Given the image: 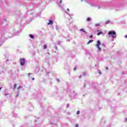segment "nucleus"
Listing matches in <instances>:
<instances>
[{
	"label": "nucleus",
	"mask_w": 127,
	"mask_h": 127,
	"mask_svg": "<svg viewBox=\"0 0 127 127\" xmlns=\"http://www.w3.org/2000/svg\"><path fill=\"white\" fill-rule=\"evenodd\" d=\"M43 47H44V49H46V48H47V46H46V45H44L43 46Z\"/></svg>",
	"instance_id": "9b49d317"
},
{
	"label": "nucleus",
	"mask_w": 127,
	"mask_h": 127,
	"mask_svg": "<svg viewBox=\"0 0 127 127\" xmlns=\"http://www.w3.org/2000/svg\"><path fill=\"white\" fill-rule=\"evenodd\" d=\"M99 74H102V72H101L100 70L99 71Z\"/></svg>",
	"instance_id": "aec40b11"
},
{
	"label": "nucleus",
	"mask_w": 127,
	"mask_h": 127,
	"mask_svg": "<svg viewBox=\"0 0 127 127\" xmlns=\"http://www.w3.org/2000/svg\"><path fill=\"white\" fill-rule=\"evenodd\" d=\"M76 113H77V115H79V114H80V111H77L76 112Z\"/></svg>",
	"instance_id": "4468645a"
},
{
	"label": "nucleus",
	"mask_w": 127,
	"mask_h": 127,
	"mask_svg": "<svg viewBox=\"0 0 127 127\" xmlns=\"http://www.w3.org/2000/svg\"><path fill=\"white\" fill-rule=\"evenodd\" d=\"M73 70H74V71H76V67H75L74 68Z\"/></svg>",
	"instance_id": "a211bd4d"
},
{
	"label": "nucleus",
	"mask_w": 127,
	"mask_h": 127,
	"mask_svg": "<svg viewBox=\"0 0 127 127\" xmlns=\"http://www.w3.org/2000/svg\"><path fill=\"white\" fill-rule=\"evenodd\" d=\"M48 25H52V24H53V21L49 20V23H48Z\"/></svg>",
	"instance_id": "20e7f679"
},
{
	"label": "nucleus",
	"mask_w": 127,
	"mask_h": 127,
	"mask_svg": "<svg viewBox=\"0 0 127 127\" xmlns=\"http://www.w3.org/2000/svg\"><path fill=\"white\" fill-rule=\"evenodd\" d=\"M100 31H97V35H101V34H103V31H100V32H99Z\"/></svg>",
	"instance_id": "39448f33"
},
{
	"label": "nucleus",
	"mask_w": 127,
	"mask_h": 127,
	"mask_svg": "<svg viewBox=\"0 0 127 127\" xmlns=\"http://www.w3.org/2000/svg\"><path fill=\"white\" fill-rule=\"evenodd\" d=\"M19 96V94H18L17 95H16V97H18Z\"/></svg>",
	"instance_id": "393cba45"
},
{
	"label": "nucleus",
	"mask_w": 127,
	"mask_h": 127,
	"mask_svg": "<svg viewBox=\"0 0 127 127\" xmlns=\"http://www.w3.org/2000/svg\"><path fill=\"white\" fill-rule=\"evenodd\" d=\"M62 3V0H60V3Z\"/></svg>",
	"instance_id": "5701e85b"
},
{
	"label": "nucleus",
	"mask_w": 127,
	"mask_h": 127,
	"mask_svg": "<svg viewBox=\"0 0 127 127\" xmlns=\"http://www.w3.org/2000/svg\"><path fill=\"white\" fill-rule=\"evenodd\" d=\"M82 77V75L79 76V78H81Z\"/></svg>",
	"instance_id": "cd10ccee"
},
{
	"label": "nucleus",
	"mask_w": 127,
	"mask_h": 127,
	"mask_svg": "<svg viewBox=\"0 0 127 127\" xmlns=\"http://www.w3.org/2000/svg\"><path fill=\"white\" fill-rule=\"evenodd\" d=\"M67 10L68 11H69V8H67Z\"/></svg>",
	"instance_id": "b1692460"
},
{
	"label": "nucleus",
	"mask_w": 127,
	"mask_h": 127,
	"mask_svg": "<svg viewBox=\"0 0 127 127\" xmlns=\"http://www.w3.org/2000/svg\"><path fill=\"white\" fill-rule=\"evenodd\" d=\"M29 36L30 37H31V38H32V39H34V36L32 35V34H30L29 35Z\"/></svg>",
	"instance_id": "0eeeda50"
},
{
	"label": "nucleus",
	"mask_w": 127,
	"mask_h": 127,
	"mask_svg": "<svg viewBox=\"0 0 127 127\" xmlns=\"http://www.w3.org/2000/svg\"><path fill=\"white\" fill-rule=\"evenodd\" d=\"M32 80H34V78H33Z\"/></svg>",
	"instance_id": "bb28decb"
},
{
	"label": "nucleus",
	"mask_w": 127,
	"mask_h": 127,
	"mask_svg": "<svg viewBox=\"0 0 127 127\" xmlns=\"http://www.w3.org/2000/svg\"><path fill=\"white\" fill-rule=\"evenodd\" d=\"M87 21H91V18L88 17L87 18Z\"/></svg>",
	"instance_id": "1a4fd4ad"
},
{
	"label": "nucleus",
	"mask_w": 127,
	"mask_h": 127,
	"mask_svg": "<svg viewBox=\"0 0 127 127\" xmlns=\"http://www.w3.org/2000/svg\"><path fill=\"white\" fill-rule=\"evenodd\" d=\"M20 88H22V86H19L18 87L17 89L19 90V89H20Z\"/></svg>",
	"instance_id": "2eb2a0df"
},
{
	"label": "nucleus",
	"mask_w": 127,
	"mask_h": 127,
	"mask_svg": "<svg viewBox=\"0 0 127 127\" xmlns=\"http://www.w3.org/2000/svg\"><path fill=\"white\" fill-rule=\"evenodd\" d=\"M106 24H109V23H110V20H108L106 21Z\"/></svg>",
	"instance_id": "9d476101"
},
{
	"label": "nucleus",
	"mask_w": 127,
	"mask_h": 127,
	"mask_svg": "<svg viewBox=\"0 0 127 127\" xmlns=\"http://www.w3.org/2000/svg\"><path fill=\"white\" fill-rule=\"evenodd\" d=\"M108 35H110V36H112L113 38H117V35H116V31H109Z\"/></svg>",
	"instance_id": "f257e3e1"
},
{
	"label": "nucleus",
	"mask_w": 127,
	"mask_h": 127,
	"mask_svg": "<svg viewBox=\"0 0 127 127\" xmlns=\"http://www.w3.org/2000/svg\"><path fill=\"white\" fill-rule=\"evenodd\" d=\"M86 73H83V75L84 76H86Z\"/></svg>",
	"instance_id": "4be33fe9"
},
{
	"label": "nucleus",
	"mask_w": 127,
	"mask_h": 127,
	"mask_svg": "<svg viewBox=\"0 0 127 127\" xmlns=\"http://www.w3.org/2000/svg\"><path fill=\"white\" fill-rule=\"evenodd\" d=\"M16 88V84H15L13 86V89H15Z\"/></svg>",
	"instance_id": "ddd939ff"
},
{
	"label": "nucleus",
	"mask_w": 127,
	"mask_h": 127,
	"mask_svg": "<svg viewBox=\"0 0 127 127\" xmlns=\"http://www.w3.org/2000/svg\"><path fill=\"white\" fill-rule=\"evenodd\" d=\"M95 26H100V23L95 24Z\"/></svg>",
	"instance_id": "f8f14e48"
},
{
	"label": "nucleus",
	"mask_w": 127,
	"mask_h": 127,
	"mask_svg": "<svg viewBox=\"0 0 127 127\" xmlns=\"http://www.w3.org/2000/svg\"><path fill=\"white\" fill-rule=\"evenodd\" d=\"M93 41H94V40H89V41L87 42V45H88V44H90V43H92V42H93Z\"/></svg>",
	"instance_id": "423d86ee"
},
{
	"label": "nucleus",
	"mask_w": 127,
	"mask_h": 127,
	"mask_svg": "<svg viewBox=\"0 0 127 127\" xmlns=\"http://www.w3.org/2000/svg\"><path fill=\"white\" fill-rule=\"evenodd\" d=\"M105 69H106V70H108V69H109V67H108V66H106V67H105Z\"/></svg>",
	"instance_id": "dca6fc26"
},
{
	"label": "nucleus",
	"mask_w": 127,
	"mask_h": 127,
	"mask_svg": "<svg viewBox=\"0 0 127 127\" xmlns=\"http://www.w3.org/2000/svg\"><path fill=\"white\" fill-rule=\"evenodd\" d=\"M80 31H83V32L86 33V31L84 30V29H80Z\"/></svg>",
	"instance_id": "6e6552de"
},
{
	"label": "nucleus",
	"mask_w": 127,
	"mask_h": 127,
	"mask_svg": "<svg viewBox=\"0 0 127 127\" xmlns=\"http://www.w3.org/2000/svg\"><path fill=\"white\" fill-rule=\"evenodd\" d=\"M20 65L23 66L25 64V59H20Z\"/></svg>",
	"instance_id": "7ed1b4c3"
},
{
	"label": "nucleus",
	"mask_w": 127,
	"mask_h": 127,
	"mask_svg": "<svg viewBox=\"0 0 127 127\" xmlns=\"http://www.w3.org/2000/svg\"><path fill=\"white\" fill-rule=\"evenodd\" d=\"M0 90H1V88L0 87Z\"/></svg>",
	"instance_id": "c85d7f7f"
},
{
	"label": "nucleus",
	"mask_w": 127,
	"mask_h": 127,
	"mask_svg": "<svg viewBox=\"0 0 127 127\" xmlns=\"http://www.w3.org/2000/svg\"><path fill=\"white\" fill-rule=\"evenodd\" d=\"M126 38H127V35L125 36Z\"/></svg>",
	"instance_id": "a878e982"
},
{
	"label": "nucleus",
	"mask_w": 127,
	"mask_h": 127,
	"mask_svg": "<svg viewBox=\"0 0 127 127\" xmlns=\"http://www.w3.org/2000/svg\"><path fill=\"white\" fill-rule=\"evenodd\" d=\"M90 38H93V35H90V37H89Z\"/></svg>",
	"instance_id": "f3484780"
},
{
	"label": "nucleus",
	"mask_w": 127,
	"mask_h": 127,
	"mask_svg": "<svg viewBox=\"0 0 127 127\" xmlns=\"http://www.w3.org/2000/svg\"><path fill=\"white\" fill-rule=\"evenodd\" d=\"M100 45H101V42L99 40H98L97 42L96 46L98 48V50L101 51V50H102V49L100 47Z\"/></svg>",
	"instance_id": "f03ea898"
},
{
	"label": "nucleus",
	"mask_w": 127,
	"mask_h": 127,
	"mask_svg": "<svg viewBox=\"0 0 127 127\" xmlns=\"http://www.w3.org/2000/svg\"><path fill=\"white\" fill-rule=\"evenodd\" d=\"M79 127V125H78V124H76V125H75V127Z\"/></svg>",
	"instance_id": "6ab92c4d"
},
{
	"label": "nucleus",
	"mask_w": 127,
	"mask_h": 127,
	"mask_svg": "<svg viewBox=\"0 0 127 127\" xmlns=\"http://www.w3.org/2000/svg\"><path fill=\"white\" fill-rule=\"evenodd\" d=\"M31 74V73H29L28 74L29 77V76H30V74Z\"/></svg>",
	"instance_id": "412c9836"
}]
</instances>
